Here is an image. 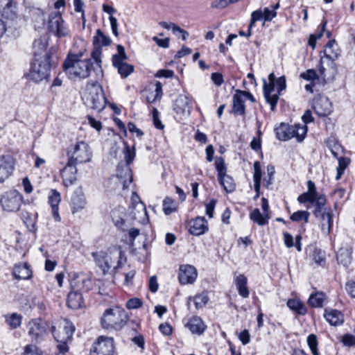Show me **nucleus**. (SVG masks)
Returning a JSON list of instances; mask_svg holds the SVG:
<instances>
[{
  "label": "nucleus",
  "instance_id": "obj_1",
  "mask_svg": "<svg viewBox=\"0 0 355 355\" xmlns=\"http://www.w3.org/2000/svg\"><path fill=\"white\" fill-rule=\"evenodd\" d=\"M92 67L91 59L80 60L77 55L68 56L62 64L64 71L70 79L87 78Z\"/></svg>",
  "mask_w": 355,
  "mask_h": 355
},
{
  "label": "nucleus",
  "instance_id": "obj_2",
  "mask_svg": "<svg viewBox=\"0 0 355 355\" xmlns=\"http://www.w3.org/2000/svg\"><path fill=\"white\" fill-rule=\"evenodd\" d=\"M286 78L282 76L276 79L274 73L268 76V83L263 80V96L268 103L270 105V110L275 111L281 92L286 89Z\"/></svg>",
  "mask_w": 355,
  "mask_h": 355
},
{
  "label": "nucleus",
  "instance_id": "obj_3",
  "mask_svg": "<svg viewBox=\"0 0 355 355\" xmlns=\"http://www.w3.org/2000/svg\"><path fill=\"white\" fill-rule=\"evenodd\" d=\"M83 100L88 107L97 112L105 107L106 98L102 87L97 82L87 83Z\"/></svg>",
  "mask_w": 355,
  "mask_h": 355
},
{
  "label": "nucleus",
  "instance_id": "obj_4",
  "mask_svg": "<svg viewBox=\"0 0 355 355\" xmlns=\"http://www.w3.org/2000/svg\"><path fill=\"white\" fill-rule=\"evenodd\" d=\"M128 320L126 312L119 307H114L105 311L101 322L103 329L119 331L126 324Z\"/></svg>",
  "mask_w": 355,
  "mask_h": 355
},
{
  "label": "nucleus",
  "instance_id": "obj_5",
  "mask_svg": "<svg viewBox=\"0 0 355 355\" xmlns=\"http://www.w3.org/2000/svg\"><path fill=\"white\" fill-rule=\"evenodd\" d=\"M50 60V53H45L43 57L35 58L31 64L29 72L26 74L27 79L40 83L47 78L51 69Z\"/></svg>",
  "mask_w": 355,
  "mask_h": 355
},
{
  "label": "nucleus",
  "instance_id": "obj_6",
  "mask_svg": "<svg viewBox=\"0 0 355 355\" xmlns=\"http://www.w3.org/2000/svg\"><path fill=\"white\" fill-rule=\"evenodd\" d=\"M276 137L279 140L287 141L295 137L297 141H302L307 132V126L305 125L295 124L294 125L282 123L275 130Z\"/></svg>",
  "mask_w": 355,
  "mask_h": 355
},
{
  "label": "nucleus",
  "instance_id": "obj_7",
  "mask_svg": "<svg viewBox=\"0 0 355 355\" xmlns=\"http://www.w3.org/2000/svg\"><path fill=\"white\" fill-rule=\"evenodd\" d=\"M68 163L76 166L79 164L89 162L92 153L88 144L78 141L67 150Z\"/></svg>",
  "mask_w": 355,
  "mask_h": 355
},
{
  "label": "nucleus",
  "instance_id": "obj_8",
  "mask_svg": "<svg viewBox=\"0 0 355 355\" xmlns=\"http://www.w3.org/2000/svg\"><path fill=\"white\" fill-rule=\"evenodd\" d=\"M121 251L110 254L103 251L92 253L96 265L101 269L103 274L107 272L112 266L114 269L119 268L120 261L119 259L121 258Z\"/></svg>",
  "mask_w": 355,
  "mask_h": 355
},
{
  "label": "nucleus",
  "instance_id": "obj_9",
  "mask_svg": "<svg viewBox=\"0 0 355 355\" xmlns=\"http://www.w3.org/2000/svg\"><path fill=\"white\" fill-rule=\"evenodd\" d=\"M23 196L17 190L12 189L4 192L0 198V205L3 210L16 212L19 210L23 202Z\"/></svg>",
  "mask_w": 355,
  "mask_h": 355
},
{
  "label": "nucleus",
  "instance_id": "obj_10",
  "mask_svg": "<svg viewBox=\"0 0 355 355\" xmlns=\"http://www.w3.org/2000/svg\"><path fill=\"white\" fill-rule=\"evenodd\" d=\"M49 31L58 38L67 37L70 34L69 26L62 17L59 11H53L49 15Z\"/></svg>",
  "mask_w": 355,
  "mask_h": 355
},
{
  "label": "nucleus",
  "instance_id": "obj_11",
  "mask_svg": "<svg viewBox=\"0 0 355 355\" xmlns=\"http://www.w3.org/2000/svg\"><path fill=\"white\" fill-rule=\"evenodd\" d=\"M27 329L28 336L32 341L36 343L44 340L50 331L49 324L41 319L31 320L27 325Z\"/></svg>",
  "mask_w": 355,
  "mask_h": 355
},
{
  "label": "nucleus",
  "instance_id": "obj_12",
  "mask_svg": "<svg viewBox=\"0 0 355 355\" xmlns=\"http://www.w3.org/2000/svg\"><path fill=\"white\" fill-rule=\"evenodd\" d=\"M117 54L112 56L113 65L117 69L119 73L122 78H126L133 72L134 67L132 65L124 62L128 59V57L123 46H117Z\"/></svg>",
  "mask_w": 355,
  "mask_h": 355
},
{
  "label": "nucleus",
  "instance_id": "obj_13",
  "mask_svg": "<svg viewBox=\"0 0 355 355\" xmlns=\"http://www.w3.org/2000/svg\"><path fill=\"white\" fill-rule=\"evenodd\" d=\"M114 340L112 338L100 336L93 344L91 349V355H113Z\"/></svg>",
  "mask_w": 355,
  "mask_h": 355
},
{
  "label": "nucleus",
  "instance_id": "obj_14",
  "mask_svg": "<svg viewBox=\"0 0 355 355\" xmlns=\"http://www.w3.org/2000/svg\"><path fill=\"white\" fill-rule=\"evenodd\" d=\"M318 71L320 78L325 83L331 82L334 80L337 73L336 64L332 60L320 58Z\"/></svg>",
  "mask_w": 355,
  "mask_h": 355
},
{
  "label": "nucleus",
  "instance_id": "obj_15",
  "mask_svg": "<svg viewBox=\"0 0 355 355\" xmlns=\"http://www.w3.org/2000/svg\"><path fill=\"white\" fill-rule=\"evenodd\" d=\"M313 108L320 116H329L333 112L331 102L327 97L323 96H319L313 100Z\"/></svg>",
  "mask_w": 355,
  "mask_h": 355
},
{
  "label": "nucleus",
  "instance_id": "obj_16",
  "mask_svg": "<svg viewBox=\"0 0 355 355\" xmlns=\"http://www.w3.org/2000/svg\"><path fill=\"white\" fill-rule=\"evenodd\" d=\"M51 331L56 341L70 340L75 328L72 323L69 321H64V324L62 327H59L58 331H56L55 327L53 326L51 327Z\"/></svg>",
  "mask_w": 355,
  "mask_h": 355
},
{
  "label": "nucleus",
  "instance_id": "obj_17",
  "mask_svg": "<svg viewBox=\"0 0 355 355\" xmlns=\"http://www.w3.org/2000/svg\"><path fill=\"white\" fill-rule=\"evenodd\" d=\"M198 276L196 268L191 265H182L179 269L178 279L181 284H193Z\"/></svg>",
  "mask_w": 355,
  "mask_h": 355
},
{
  "label": "nucleus",
  "instance_id": "obj_18",
  "mask_svg": "<svg viewBox=\"0 0 355 355\" xmlns=\"http://www.w3.org/2000/svg\"><path fill=\"white\" fill-rule=\"evenodd\" d=\"M192 110V100L187 95H180L174 104V110L178 114L189 115Z\"/></svg>",
  "mask_w": 355,
  "mask_h": 355
},
{
  "label": "nucleus",
  "instance_id": "obj_19",
  "mask_svg": "<svg viewBox=\"0 0 355 355\" xmlns=\"http://www.w3.org/2000/svg\"><path fill=\"white\" fill-rule=\"evenodd\" d=\"M353 247L351 243H343L336 254L338 263L348 267L352 261Z\"/></svg>",
  "mask_w": 355,
  "mask_h": 355
},
{
  "label": "nucleus",
  "instance_id": "obj_20",
  "mask_svg": "<svg viewBox=\"0 0 355 355\" xmlns=\"http://www.w3.org/2000/svg\"><path fill=\"white\" fill-rule=\"evenodd\" d=\"M14 161L9 155L0 156V183L3 182L12 173Z\"/></svg>",
  "mask_w": 355,
  "mask_h": 355
},
{
  "label": "nucleus",
  "instance_id": "obj_21",
  "mask_svg": "<svg viewBox=\"0 0 355 355\" xmlns=\"http://www.w3.org/2000/svg\"><path fill=\"white\" fill-rule=\"evenodd\" d=\"M208 230V223L203 216H198L190 222L189 232L192 235L200 236L205 234Z\"/></svg>",
  "mask_w": 355,
  "mask_h": 355
},
{
  "label": "nucleus",
  "instance_id": "obj_22",
  "mask_svg": "<svg viewBox=\"0 0 355 355\" xmlns=\"http://www.w3.org/2000/svg\"><path fill=\"white\" fill-rule=\"evenodd\" d=\"M0 15L6 19L14 20L17 17L16 3L12 0H0Z\"/></svg>",
  "mask_w": 355,
  "mask_h": 355
},
{
  "label": "nucleus",
  "instance_id": "obj_23",
  "mask_svg": "<svg viewBox=\"0 0 355 355\" xmlns=\"http://www.w3.org/2000/svg\"><path fill=\"white\" fill-rule=\"evenodd\" d=\"M184 326L188 329L193 334L201 335L202 334L207 326L203 320L199 316L194 315L188 319L185 322Z\"/></svg>",
  "mask_w": 355,
  "mask_h": 355
},
{
  "label": "nucleus",
  "instance_id": "obj_24",
  "mask_svg": "<svg viewBox=\"0 0 355 355\" xmlns=\"http://www.w3.org/2000/svg\"><path fill=\"white\" fill-rule=\"evenodd\" d=\"M320 216L322 232L326 235H329L333 227V214L331 208H324L323 212L320 215Z\"/></svg>",
  "mask_w": 355,
  "mask_h": 355
},
{
  "label": "nucleus",
  "instance_id": "obj_25",
  "mask_svg": "<svg viewBox=\"0 0 355 355\" xmlns=\"http://www.w3.org/2000/svg\"><path fill=\"white\" fill-rule=\"evenodd\" d=\"M49 203L51 207L52 215L55 221L60 222L61 218L59 214V204L61 201L60 193L55 189H52L49 195Z\"/></svg>",
  "mask_w": 355,
  "mask_h": 355
},
{
  "label": "nucleus",
  "instance_id": "obj_26",
  "mask_svg": "<svg viewBox=\"0 0 355 355\" xmlns=\"http://www.w3.org/2000/svg\"><path fill=\"white\" fill-rule=\"evenodd\" d=\"M76 166L67 162L62 171L63 184L65 187H69L74 184L76 180Z\"/></svg>",
  "mask_w": 355,
  "mask_h": 355
},
{
  "label": "nucleus",
  "instance_id": "obj_27",
  "mask_svg": "<svg viewBox=\"0 0 355 355\" xmlns=\"http://www.w3.org/2000/svg\"><path fill=\"white\" fill-rule=\"evenodd\" d=\"M324 317L326 320L333 326H338L343 323L344 316L343 314L336 309H325Z\"/></svg>",
  "mask_w": 355,
  "mask_h": 355
},
{
  "label": "nucleus",
  "instance_id": "obj_28",
  "mask_svg": "<svg viewBox=\"0 0 355 355\" xmlns=\"http://www.w3.org/2000/svg\"><path fill=\"white\" fill-rule=\"evenodd\" d=\"M232 112L238 115L245 114V99L242 94H240V90H236V94L233 96Z\"/></svg>",
  "mask_w": 355,
  "mask_h": 355
},
{
  "label": "nucleus",
  "instance_id": "obj_29",
  "mask_svg": "<svg viewBox=\"0 0 355 355\" xmlns=\"http://www.w3.org/2000/svg\"><path fill=\"white\" fill-rule=\"evenodd\" d=\"M13 275L17 279H28L32 277V270L26 263L17 264L14 267Z\"/></svg>",
  "mask_w": 355,
  "mask_h": 355
},
{
  "label": "nucleus",
  "instance_id": "obj_30",
  "mask_svg": "<svg viewBox=\"0 0 355 355\" xmlns=\"http://www.w3.org/2000/svg\"><path fill=\"white\" fill-rule=\"evenodd\" d=\"M235 284L239 294L243 298L249 297L250 292L247 286L248 279L244 275H239L234 278Z\"/></svg>",
  "mask_w": 355,
  "mask_h": 355
},
{
  "label": "nucleus",
  "instance_id": "obj_31",
  "mask_svg": "<svg viewBox=\"0 0 355 355\" xmlns=\"http://www.w3.org/2000/svg\"><path fill=\"white\" fill-rule=\"evenodd\" d=\"M47 41L45 37H40L35 40L33 44V54L35 58L43 57L46 51Z\"/></svg>",
  "mask_w": 355,
  "mask_h": 355
},
{
  "label": "nucleus",
  "instance_id": "obj_32",
  "mask_svg": "<svg viewBox=\"0 0 355 355\" xmlns=\"http://www.w3.org/2000/svg\"><path fill=\"white\" fill-rule=\"evenodd\" d=\"M324 56H321L322 58H328L332 60L336 59L339 55V49L337 44L334 40L329 41L324 47L323 51Z\"/></svg>",
  "mask_w": 355,
  "mask_h": 355
},
{
  "label": "nucleus",
  "instance_id": "obj_33",
  "mask_svg": "<svg viewBox=\"0 0 355 355\" xmlns=\"http://www.w3.org/2000/svg\"><path fill=\"white\" fill-rule=\"evenodd\" d=\"M86 205L83 194L75 193L71 198L70 206L73 214L83 209Z\"/></svg>",
  "mask_w": 355,
  "mask_h": 355
},
{
  "label": "nucleus",
  "instance_id": "obj_34",
  "mask_svg": "<svg viewBox=\"0 0 355 355\" xmlns=\"http://www.w3.org/2000/svg\"><path fill=\"white\" fill-rule=\"evenodd\" d=\"M83 302L81 293L71 291L67 296V306L72 309H78L81 307Z\"/></svg>",
  "mask_w": 355,
  "mask_h": 355
},
{
  "label": "nucleus",
  "instance_id": "obj_35",
  "mask_svg": "<svg viewBox=\"0 0 355 355\" xmlns=\"http://www.w3.org/2000/svg\"><path fill=\"white\" fill-rule=\"evenodd\" d=\"M123 172L124 173V175H123L122 172H118L117 173V180L119 183L123 185V189H128L132 181V171L129 166L125 167L123 169Z\"/></svg>",
  "mask_w": 355,
  "mask_h": 355
},
{
  "label": "nucleus",
  "instance_id": "obj_36",
  "mask_svg": "<svg viewBox=\"0 0 355 355\" xmlns=\"http://www.w3.org/2000/svg\"><path fill=\"white\" fill-rule=\"evenodd\" d=\"M288 307L293 312L299 315H305L307 312V309L305 305L297 299H290L287 302Z\"/></svg>",
  "mask_w": 355,
  "mask_h": 355
},
{
  "label": "nucleus",
  "instance_id": "obj_37",
  "mask_svg": "<svg viewBox=\"0 0 355 355\" xmlns=\"http://www.w3.org/2000/svg\"><path fill=\"white\" fill-rule=\"evenodd\" d=\"M111 42V39L104 35L100 29L96 31V35L93 38L94 46L102 48V46H109Z\"/></svg>",
  "mask_w": 355,
  "mask_h": 355
},
{
  "label": "nucleus",
  "instance_id": "obj_38",
  "mask_svg": "<svg viewBox=\"0 0 355 355\" xmlns=\"http://www.w3.org/2000/svg\"><path fill=\"white\" fill-rule=\"evenodd\" d=\"M327 147L331 151L335 158H338L339 153L342 151V147L334 137H329L326 141Z\"/></svg>",
  "mask_w": 355,
  "mask_h": 355
},
{
  "label": "nucleus",
  "instance_id": "obj_39",
  "mask_svg": "<svg viewBox=\"0 0 355 355\" xmlns=\"http://www.w3.org/2000/svg\"><path fill=\"white\" fill-rule=\"evenodd\" d=\"M250 218L259 225H265L268 223V214H261L258 208L254 209L250 214Z\"/></svg>",
  "mask_w": 355,
  "mask_h": 355
},
{
  "label": "nucleus",
  "instance_id": "obj_40",
  "mask_svg": "<svg viewBox=\"0 0 355 355\" xmlns=\"http://www.w3.org/2000/svg\"><path fill=\"white\" fill-rule=\"evenodd\" d=\"M219 183L223 187L224 189L228 192H232L236 188V184L232 177L225 174L218 178Z\"/></svg>",
  "mask_w": 355,
  "mask_h": 355
},
{
  "label": "nucleus",
  "instance_id": "obj_41",
  "mask_svg": "<svg viewBox=\"0 0 355 355\" xmlns=\"http://www.w3.org/2000/svg\"><path fill=\"white\" fill-rule=\"evenodd\" d=\"M254 187L256 193H260L261 180V170L259 162L257 161L254 163Z\"/></svg>",
  "mask_w": 355,
  "mask_h": 355
},
{
  "label": "nucleus",
  "instance_id": "obj_42",
  "mask_svg": "<svg viewBox=\"0 0 355 355\" xmlns=\"http://www.w3.org/2000/svg\"><path fill=\"white\" fill-rule=\"evenodd\" d=\"M155 90L150 92L146 96L148 103H153L157 99L161 98L162 95V85L160 82L157 81L155 84Z\"/></svg>",
  "mask_w": 355,
  "mask_h": 355
},
{
  "label": "nucleus",
  "instance_id": "obj_43",
  "mask_svg": "<svg viewBox=\"0 0 355 355\" xmlns=\"http://www.w3.org/2000/svg\"><path fill=\"white\" fill-rule=\"evenodd\" d=\"M324 299V294L323 293L311 294L308 300V304L314 308L322 307L323 306Z\"/></svg>",
  "mask_w": 355,
  "mask_h": 355
},
{
  "label": "nucleus",
  "instance_id": "obj_44",
  "mask_svg": "<svg viewBox=\"0 0 355 355\" xmlns=\"http://www.w3.org/2000/svg\"><path fill=\"white\" fill-rule=\"evenodd\" d=\"M121 215H119V211L113 210L111 213V216L114 225L123 231H126L127 228L125 226V222L123 217L124 212L121 211Z\"/></svg>",
  "mask_w": 355,
  "mask_h": 355
},
{
  "label": "nucleus",
  "instance_id": "obj_45",
  "mask_svg": "<svg viewBox=\"0 0 355 355\" xmlns=\"http://www.w3.org/2000/svg\"><path fill=\"white\" fill-rule=\"evenodd\" d=\"M162 209L166 215H169L177 210L176 202L170 197H166L163 200Z\"/></svg>",
  "mask_w": 355,
  "mask_h": 355
},
{
  "label": "nucleus",
  "instance_id": "obj_46",
  "mask_svg": "<svg viewBox=\"0 0 355 355\" xmlns=\"http://www.w3.org/2000/svg\"><path fill=\"white\" fill-rule=\"evenodd\" d=\"M338 166L336 168L337 173L336 176V180H338L340 179L342 175H343L345 170L348 166L350 162V159L347 157H338Z\"/></svg>",
  "mask_w": 355,
  "mask_h": 355
},
{
  "label": "nucleus",
  "instance_id": "obj_47",
  "mask_svg": "<svg viewBox=\"0 0 355 355\" xmlns=\"http://www.w3.org/2000/svg\"><path fill=\"white\" fill-rule=\"evenodd\" d=\"M196 309L202 308L209 301V297L207 292H202L195 295L193 298Z\"/></svg>",
  "mask_w": 355,
  "mask_h": 355
},
{
  "label": "nucleus",
  "instance_id": "obj_48",
  "mask_svg": "<svg viewBox=\"0 0 355 355\" xmlns=\"http://www.w3.org/2000/svg\"><path fill=\"white\" fill-rule=\"evenodd\" d=\"M33 20L35 28H41L45 24V15L44 12L40 9H37L33 13Z\"/></svg>",
  "mask_w": 355,
  "mask_h": 355
},
{
  "label": "nucleus",
  "instance_id": "obj_49",
  "mask_svg": "<svg viewBox=\"0 0 355 355\" xmlns=\"http://www.w3.org/2000/svg\"><path fill=\"white\" fill-rule=\"evenodd\" d=\"M6 320L8 324L12 329H16L21 325V317L17 313H12L6 315Z\"/></svg>",
  "mask_w": 355,
  "mask_h": 355
},
{
  "label": "nucleus",
  "instance_id": "obj_50",
  "mask_svg": "<svg viewBox=\"0 0 355 355\" xmlns=\"http://www.w3.org/2000/svg\"><path fill=\"white\" fill-rule=\"evenodd\" d=\"M262 18H263V13L261 9H258L252 12L250 22L248 26V35H252V28L254 24Z\"/></svg>",
  "mask_w": 355,
  "mask_h": 355
},
{
  "label": "nucleus",
  "instance_id": "obj_51",
  "mask_svg": "<svg viewBox=\"0 0 355 355\" xmlns=\"http://www.w3.org/2000/svg\"><path fill=\"white\" fill-rule=\"evenodd\" d=\"M326 198L324 195H318L317 197H316V200L314 202V203L315 204V216H319V214L320 215L324 208V205L326 204Z\"/></svg>",
  "mask_w": 355,
  "mask_h": 355
},
{
  "label": "nucleus",
  "instance_id": "obj_52",
  "mask_svg": "<svg viewBox=\"0 0 355 355\" xmlns=\"http://www.w3.org/2000/svg\"><path fill=\"white\" fill-rule=\"evenodd\" d=\"M310 214L307 211H297L294 212L290 217L291 220L294 222H300L304 220L308 223Z\"/></svg>",
  "mask_w": 355,
  "mask_h": 355
},
{
  "label": "nucleus",
  "instance_id": "obj_53",
  "mask_svg": "<svg viewBox=\"0 0 355 355\" xmlns=\"http://www.w3.org/2000/svg\"><path fill=\"white\" fill-rule=\"evenodd\" d=\"M125 146L123 153L125 155V160L128 165H130L135 157V150L133 146L131 149L126 142H123Z\"/></svg>",
  "mask_w": 355,
  "mask_h": 355
},
{
  "label": "nucleus",
  "instance_id": "obj_54",
  "mask_svg": "<svg viewBox=\"0 0 355 355\" xmlns=\"http://www.w3.org/2000/svg\"><path fill=\"white\" fill-rule=\"evenodd\" d=\"M215 167L218 173V178L227 174V167L223 157H219L216 158Z\"/></svg>",
  "mask_w": 355,
  "mask_h": 355
},
{
  "label": "nucleus",
  "instance_id": "obj_55",
  "mask_svg": "<svg viewBox=\"0 0 355 355\" xmlns=\"http://www.w3.org/2000/svg\"><path fill=\"white\" fill-rule=\"evenodd\" d=\"M307 343L313 355H320L318 349V339L315 334H310L307 337Z\"/></svg>",
  "mask_w": 355,
  "mask_h": 355
},
{
  "label": "nucleus",
  "instance_id": "obj_56",
  "mask_svg": "<svg viewBox=\"0 0 355 355\" xmlns=\"http://www.w3.org/2000/svg\"><path fill=\"white\" fill-rule=\"evenodd\" d=\"M316 195L306 191L298 196L297 201L302 204H304L306 202L313 204L316 200Z\"/></svg>",
  "mask_w": 355,
  "mask_h": 355
},
{
  "label": "nucleus",
  "instance_id": "obj_57",
  "mask_svg": "<svg viewBox=\"0 0 355 355\" xmlns=\"http://www.w3.org/2000/svg\"><path fill=\"white\" fill-rule=\"evenodd\" d=\"M21 355H42V352L35 345H28Z\"/></svg>",
  "mask_w": 355,
  "mask_h": 355
},
{
  "label": "nucleus",
  "instance_id": "obj_58",
  "mask_svg": "<svg viewBox=\"0 0 355 355\" xmlns=\"http://www.w3.org/2000/svg\"><path fill=\"white\" fill-rule=\"evenodd\" d=\"M341 342L345 347H355V336L351 334H345L343 336Z\"/></svg>",
  "mask_w": 355,
  "mask_h": 355
},
{
  "label": "nucleus",
  "instance_id": "obj_59",
  "mask_svg": "<svg viewBox=\"0 0 355 355\" xmlns=\"http://www.w3.org/2000/svg\"><path fill=\"white\" fill-rule=\"evenodd\" d=\"M132 214H134L135 217H137V213L134 211V210H136L138 214H140L141 215H147V211L146 208V205L139 200V202L133 204L132 206Z\"/></svg>",
  "mask_w": 355,
  "mask_h": 355
},
{
  "label": "nucleus",
  "instance_id": "obj_60",
  "mask_svg": "<svg viewBox=\"0 0 355 355\" xmlns=\"http://www.w3.org/2000/svg\"><path fill=\"white\" fill-rule=\"evenodd\" d=\"M300 77L306 80H314L320 78L319 75L317 74L314 69L306 70L305 72L300 74Z\"/></svg>",
  "mask_w": 355,
  "mask_h": 355
},
{
  "label": "nucleus",
  "instance_id": "obj_61",
  "mask_svg": "<svg viewBox=\"0 0 355 355\" xmlns=\"http://www.w3.org/2000/svg\"><path fill=\"white\" fill-rule=\"evenodd\" d=\"M69 340L57 341V349L58 352L55 355H65L69 351L68 342Z\"/></svg>",
  "mask_w": 355,
  "mask_h": 355
},
{
  "label": "nucleus",
  "instance_id": "obj_62",
  "mask_svg": "<svg viewBox=\"0 0 355 355\" xmlns=\"http://www.w3.org/2000/svg\"><path fill=\"white\" fill-rule=\"evenodd\" d=\"M142 301L137 297L130 299L126 302V307L128 309H135L141 307L142 306Z\"/></svg>",
  "mask_w": 355,
  "mask_h": 355
},
{
  "label": "nucleus",
  "instance_id": "obj_63",
  "mask_svg": "<svg viewBox=\"0 0 355 355\" xmlns=\"http://www.w3.org/2000/svg\"><path fill=\"white\" fill-rule=\"evenodd\" d=\"M216 204V200L211 199L209 202L205 204L206 207V214L209 216V218H213L214 208Z\"/></svg>",
  "mask_w": 355,
  "mask_h": 355
},
{
  "label": "nucleus",
  "instance_id": "obj_64",
  "mask_svg": "<svg viewBox=\"0 0 355 355\" xmlns=\"http://www.w3.org/2000/svg\"><path fill=\"white\" fill-rule=\"evenodd\" d=\"M262 11L263 13V19L266 21H270L277 17V12L269 8H265Z\"/></svg>",
  "mask_w": 355,
  "mask_h": 355
}]
</instances>
